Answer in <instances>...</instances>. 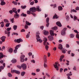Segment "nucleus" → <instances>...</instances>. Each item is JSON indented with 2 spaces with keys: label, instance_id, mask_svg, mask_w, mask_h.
<instances>
[{
  "label": "nucleus",
  "instance_id": "1",
  "mask_svg": "<svg viewBox=\"0 0 79 79\" xmlns=\"http://www.w3.org/2000/svg\"><path fill=\"white\" fill-rule=\"evenodd\" d=\"M11 29V27L10 28H7V31H5V34H7V36L8 37L10 36V31H10V30Z\"/></svg>",
  "mask_w": 79,
  "mask_h": 79
},
{
  "label": "nucleus",
  "instance_id": "2",
  "mask_svg": "<svg viewBox=\"0 0 79 79\" xmlns=\"http://www.w3.org/2000/svg\"><path fill=\"white\" fill-rule=\"evenodd\" d=\"M47 56L46 55H44V67L45 68H47L48 66L47 64L46 63H47Z\"/></svg>",
  "mask_w": 79,
  "mask_h": 79
},
{
  "label": "nucleus",
  "instance_id": "3",
  "mask_svg": "<svg viewBox=\"0 0 79 79\" xmlns=\"http://www.w3.org/2000/svg\"><path fill=\"white\" fill-rule=\"evenodd\" d=\"M67 30V28H64L62 30L61 32V34L62 35H64L66 34V31Z\"/></svg>",
  "mask_w": 79,
  "mask_h": 79
},
{
  "label": "nucleus",
  "instance_id": "4",
  "mask_svg": "<svg viewBox=\"0 0 79 79\" xmlns=\"http://www.w3.org/2000/svg\"><path fill=\"white\" fill-rule=\"evenodd\" d=\"M21 67L23 70H26L27 69V65L25 63H23L21 65Z\"/></svg>",
  "mask_w": 79,
  "mask_h": 79
},
{
  "label": "nucleus",
  "instance_id": "5",
  "mask_svg": "<svg viewBox=\"0 0 79 79\" xmlns=\"http://www.w3.org/2000/svg\"><path fill=\"white\" fill-rule=\"evenodd\" d=\"M21 46V44H18L17 45H16V46L15 47V49L14 51V53H16L17 52V50L18 49L19 47H20Z\"/></svg>",
  "mask_w": 79,
  "mask_h": 79
},
{
  "label": "nucleus",
  "instance_id": "6",
  "mask_svg": "<svg viewBox=\"0 0 79 79\" xmlns=\"http://www.w3.org/2000/svg\"><path fill=\"white\" fill-rule=\"evenodd\" d=\"M36 40H37V42H39L40 43H42V40L40 39L39 35H36Z\"/></svg>",
  "mask_w": 79,
  "mask_h": 79
},
{
  "label": "nucleus",
  "instance_id": "7",
  "mask_svg": "<svg viewBox=\"0 0 79 79\" xmlns=\"http://www.w3.org/2000/svg\"><path fill=\"white\" fill-rule=\"evenodd\" d=\"M11 73H15L16 74H20V72H19V71L16 70H11Z\"/></svg>",
  "mask_w": 79,
  "mask_h": 79
},
{
  "label": "nucleus",
  "instance_id": "8",
  "mask_svg": "<svg viewBox=\"0 0 79 79\" xmlns=\"http://www.w3.org/2000/svg\"><path fill=\"white\" fill-rule=\"evenodd\" d=\"M23 41L22 39L20 38L19 39H18L16 40H15V42H17V43H20V42H22Z\"/></svg>",
  "mask_w": 79,
  "mask_h": 79
},
{
  "label": "nucleus",
  "instance_id": "9",
  "mask_svg": "<svg viewBox=\"0 0 79 79\" xmlns=\"http://www.w3.org/2000/svg\"><path fill=\"white\" fill-rule=\"evenodd\" d=\"M29 10L31 12H35L36 11V8L35 7L31 8Z\"/></svg>",
  "mask_w": 79,
  "mask_h": 79
},
{
  "label": "nucleus",
  "instance_id": "10",
  "mask_svg": "<svg viewBox=\"0 0 79 79\" xmlns=\"http://www.w3.org/2000/svg\"><path fill=\"white\" fill-rule=\"evenodd\" d=\"M58 63L57 62H55V64H54V68L56 69V70H57V71H58V69H58Z\"/></svg>",
  "mask_w": 79,
  "mask_h": 79
},
{
  "label": "nucleus",
  "instance_id": "11",
  "mask_svg": "<svg viewBox=\"0 0 79 79\" xmlns=\"http://www.w3.org/2000/svg\"><path fill=\"white\" fill-rule=\"evenodd\" d=\"M64 55H62L60 56L59 60L60 62H61V61H62L63 59V58H64Z\"/></svg>",
  "mask_w": 79,
  "mask_h": 79
},
{
  "label": "nucleus",
  "instance_id": "12",
  "mask_svg": "<svg viewBox=\"0 0 79 79\" xmlns=\"http://www.w3.org/2000/svg\"><path fill=\"white\" fill-rule=\"evenodd\" d=\"M19 17V15L18 14V13H16L14 15V18L15 19H18Z\"/></svg>",
  "mask_w": 79,
  "mask_h": 79
},
{
  "label": "nucleus",
  "instance_id": "13",
  "mask_svg": "<svg viewBox=\"0 0 79 79\" xmlns=\"http://www.w3.org/2000/svg\"><path fill=\"white\" fill-rule=\"evenodd\" d=\"M47 38L45 37L43 39V41H44L43 42L44 45L45 44V43L47 42Z\"/></svg>",
  "mask_w": 79,
  "mask_h": 79
},
{
  "label": "nucleus",
  "instance_id": "14",
  "mask_svg": "<svg viewBox=\"0 0 79 79\" xmlns=\"http://www.w3.org/2000/svg\"><path fill=\"white\" fill-rule=\"evenodd\" d=\"M5 39H6V36H2L0 38V39L3 42L5 41Z\"/></svg>",
  "mask_w": 79,
  "mask_h": 79
},
{
  "label": "nucleus",
  "instance_id": "15",
  "mask_svg": "<svg viewBox=\"0 0 79 79\" xmlns=\"http://www.w3.org/2000/svg\"><path fill=\"white\" fill-rule=\"evenodd\" d=\"M48 38L49 40L50 41H52V40H53V37L52 36H49L48 37Z\"/></svg>",
  "mask_w": 79,
  "mask_h": 79
},
{
  "label": "nucleus",
  "instance_id": "16",
  "mask_svg": "<svg viewBox=\"0 0 79 79\" xmlns=\"http://www.w3.org/2000/svg\"><path fill=\"white\" fill-rule=\"evenodd\" d=\"M0 1L1 2V5L3 6L5 5V4H6V3L5 2H4V0H0Z\"/></svg>",
  "mask_w": 79,
  "mask_h": 79
},
{
  "label": "nucleus",
  "instance_id": "17",
  "mask_svg": "<svg viewBox=\"0 0 79 79\" xmlns=\"http://www.w3.org/2000/svg\"><path fill=\"white\" fill-rule=\"evenodd\" d=\"M56 24L59 27H61V26H62V25H61V23H60V22L59 21L57 22L56 23Z\"/></svg>",
  "mask_w": 79,
  "mask_h": 79
},
{
  "label": "nucleus",
  "instance_id": "18",
  "mask_svg": "<svg viewBox=\"0 0 79 79\" xmlns=\"http://www.w3.org/2000/svg\"><path fill=\"white\" fill-rule=\"evenodd\" d=\"M12 10L14 13H17L18 12L17 11V9L16 8H13L12 9Z\"/></svg>",
  "mask_w": 79,
  "mask_h": 79
},
{
  "label": "nucleus",
  "instance_id": "19",
  "mask_svg": "<svg viewBox=\"0 0 79 79\" xmlns=\"http://www.w3.org/2000/svg\"><path fill=\"white\" fill-rule=\"evenodd\" d=\"M50 33L51 36L55 35V33H54V32L53 31L50 30Z\"/></svg>",
  "mask_w": 79,
  "mask_h": 79
},
{
  "label": "nucleus",
  "instance_id": "20",
  "mask_svg": "<svg viewBox=\"0 0 79 79\" xmlns=\"http://www.w3.org/2000/svg\"><path fill=\"white\" fill-rule=\"evenodd\" d=\"M39 8H40L39 6H37L36 8V11H41V9Z\"/></svg>",
  "mask_w": 79,
  "mask_h": 79
},
{
  "label": "nucleus",
  "instance_id": "21",
  "mask_svg": "<svg viewBox=\"0 0 79 79\" xmlns=\"http://www.w3.org/2000/svg\"><path fill=\"white\" fill-rule=\"evenodd\" d=\"M13 51V49L12 48H10L8 50V52L10 53H12Z\"/></svg>",
  "mask_w": 79,
  "mask_h": 79
},
{
  "label": "nucleus",
  "instance_id": "22",
  "mask_svg": "<svg viewBox=\"0 0 79 79\" xmlns=\"http://www.w3.org/2000/svg\"><path fill=\"white\" fill-rule=\"evenodd\" d=\"M49 34V32L48 31H44V35H48V34Z\"/></svg>",
  "mask_w": 79,
  "mask_h": 79
},
{
  "label": "nucleus",
  "instance_id": "23",
  "mask_svg": "<svg viewBox=\"0 0 79 79\" xmlns=\"http://www.w3.org/2000/svg\"><path fill=\"white\" fill-rule=\"evenodd\" d=\"M59 49H60V50H61L62 48H63V45L61 44H60L59 45Z\"/></svg>",
  "mask_w": 79,
  "mask_h": 79
},
{
  "label": "nucleus",
  "instance_id": "24",
  "mask_svg": "<svg viewBox=\"0 0 79 79\" xmlns=\"http://www.w3.org/2000/svg\"><path fill=\"white\" fill-rule=\"evenodd\" d=\"M17 27H18L17 25H15L13 26V29L15 31H16L17 29Z\"/></svg>",
  "mask_w": 79,
  "mask_h": 79
},
{
  "label": "nucleus",
  "instance_id": "25",
  "mask_svg": "<svg viewBox=\"0 0 79 79\" xmlns=\"http://www.w3.org/2000/svg\"><path fill=\"white\" fill-rule=\"evenodd\" d=\"M4 57L3 56V53L2 52L0 53V58H3Z\"/></svg>",
  "mask_w": 79,
  "mask_h": 79
},
{
  "label": "nucleus",
  "instance_id": "26",
  "mask_svg": "<svg viewBox=\"0 0 79 79\" xmlns=\"http://www.w3.org/2000/svg\"><path fill=\"white\" fill-rule=\"evenodd\" d=\"M58 9L59 11H62L63 10V7L61 6H59L58 7Z\"/></svg>",
  "mask_w": 79,
  "mask_h": 79
},
{
  "label": "nucleus",
  "instance_id": "27",
  "mask_svg": "<svg viewBox=\"0 0 79 79\" xmlns=\"http://www.w3.org/2000/svg\"><path fill=\"white\" fill-rule=\"evenodd\" d=\"M52 29L53 30H55V31H56L58 29V27L56 26H55L54 27L52 28Z\"/></svg>",
  "mask_w": 79,
  "mask_h": 79
},
{
  "label": "nucleus",
  "instance_id": "28",
  "mask_svg": "<svg viewBox=\"0 0 79 79\" xmlns=\"http://www.w3.org/2000/svg\"><path fill=\"white\" fill-rule=\"evenodd\" d=\"M26 25L27 26H30V25H31V23H29V22L27 21H26Z\"/></svg>",
  "mask_w": 79,
  "mask_h": 79
},
{
  "label": "nucleus",
  "instance_id": "29",
  "mask_svg": "<svg viewBox=\"0 0 79 79\" xmlns=\"http://www.w3.org/2000/svg\"><path fill=\"white\" fill-rule=\"evenodd\" d=\"M25 74H26V72H22L21 73V76H24V75H25Z\"/></svg>",
  "mask_w": 79,
  "mask_h": 79
},
{
  "label": "nucleus",
  "instance_id": "30",
  "mask_svg": "<svg viewBox=\"0 0 79 79\" xmlns=\"http://www.w3.org/2000/svg\"><path fill=\"white\" fill-rule=\"evenodd\" d=\"M11 61V62H12V63H15L17 62V60H16L15 59H13Z\"/></svg>",
  "mask_w": 79,
  "mask_h": 79
},
{
  "label": "nucleus",
  "instance_id": "31",
  "mask_svg": "<svg viewBox=\"0 0 79 79\" xmlns=\"http://www.w3.org/2000/svg\"><path fill=\"white\" fill-rule=\"evenodd\" d=\"M4 67L3 66H0V72H2V71L3 69H4Z\"/></svg>",
  "mask_w": 79,
  "mask_h": 79
},
{
  "label": "nucleus",
  "instance_id": "32",
  "mask_svg": "<svg viewBox=\"0 0 79 79\" xmlns=\"http://www.w3.org/2000/svg\"><path fill=\"white\" fill-rule=\"evenodd\" d=\"M21 16H24V17H26L27 15L26 14H24V13H22L21 15Z\"/></svg>",
  "mask_w": 79,
  "mask_h": 79
},
{
  "label": "nucleus",
  "instance_id": "33",
  "mask_svg": "<svg viewBox=\"0 0 79 79\" xmlns=\"http://www.w3.org/2000/svg\"><path fill=\"white\" fill-rule=\"evenodd\" d=\"M54 18H56V19H58V17L57 16V15L55 14V15L53 17V19H54Z\"/></svg>",
  "mask_w": 79,
  "mask_h": 79
},
{
  "label": "nucleus",
  "instance_id": "34",
  "mask_svg": "<svg viewBox=\"0 0 79 79\" xmlns=\"http://www.w3.org/2000/svg\"><path fill=\"white\" fill-rule=\"evenodd\" d=\"M77 19H78V18L76 16L74 15L73 16L74 21H76V20H77Z\"/></svg>",
  "mask_w": 79,
  "mask_h": 79
},
{
  "label": "nucleus",
  "instance_id": "35",
  "mask_svg": "<svg viewBox=\"0 0 79 79\" xmlns=\"http://www.w3.org/2000/svg\"><path fill=\"white\" fill-rule=\"evenodd\" d=\"M3 21L6 23H9V21H8V20L7 19H4Z\"/></svg>",
  "mask_w": 79,
  "mask_h": 79
},
{
  "label": "nucleus",
  "instance_id": "36",
  "mask_svg": "<svg viewBox=\"0 0 79 79\" xmlns=\"http://www.w3.org/2000/svg\"><path fill=\"white\" fill-rule=\"evenodd\" d=\"M0 24H1V27H3L4 26V22H1L0 23Z\"/></svg>",
  "mask_w": 79,
  "mask_h": 79
},
{
  "label": "nucleus",
  "instance_id": "37",
  "mask_svg": "<svg viewBox=\"0 0 79 79\" xmlns=\"http://www.w3.org/2000/svg\"><path fill=\"white\" fill-rule=\"evenodd\" d=\"M72 11L73 12H74V13H77V11L74 9H72L71 10V12L72 13Z\"/></svg>",
  "mask_w": 79,
  "mask_h": 79
},
{
  "label": "nucleus",
  "instance_id": "38",
  "mask_svg": "<svg viewBox=\"0 0 79 79\" xmlns=\"http://www.w3.org/2000/svg\"><path fill=\"white\" fill-rule=\"evenodd\" d=\"M21 8H22V9H25L26 8V6H21Z\"/></svg>",
  "mask_w": 79,
  "mask_h": 79
},
{
  "label": "nucleus",
  "instance_id": "39",
  "mask_svg": "<svg viewBox=\"0 0 79 79\" xmlns=\"http://www.w3.org/2000/svg\"><path fill=\"white\" fill-rule=\"evenodd\" d=\"M74 37V35L73 34H70V38H73Z\"/></svg>",
  "mask_w": 79,
  "mask_h": 79
},
{
  "label": "nucleus",
  "instance_id": "40",
  "mask_svg": "<svg viewBox=\"0 0 79 79\" xmlns=\"http://www.w3.org/2000/svg\"><path fill=\"white\" fill-rule=\"evenodd\" d=\"M12 3H14V5H18V2H15L14 1L12 2Z\"/></svg>",
  "mask_w": 79,
  "mask_h": 79
},
{
  "label": "nucleus",
  "instance_id": "41",
  "mask_svg": "<svg viewBox=\"0 0 79 79\" xmlns=\"http://www.w3.org/2000/svg\"><path fill=\"white\" fill-rule=\"evenodd\" d=\"M25 57V55H22L21 56L20 58H23L24 59V58Z\"/></svg>",
  "mask_w": 79,
  "mask_h": 79
},
{
  "label": "nucleus",
  "instance_id": "42",
  "mask_svg": "<svg viewBox=\"0 0 79 79\" xmlns=\"http://www.w3.org/2000/svg\"><path fill=\"white\" fill-rule=\"evenodd\" d=\"M25 61V60L24 59L20 58V61L21 62H24Z\"/></svg>",
  "mask_w": 79,
  "mask_h": 79
},
{
  "label": "nucleus",
  "instance_id": "43",
  "mask_svg": "<svg viewBox=\"0 0 79 79\" xmlns=\"http://www.w3.org/2000/svg\"><path fill=\"white\" fill-rule=\"evenodd\" d=\"M8 76L9 77H12V75L11 74V73H9L8 74Z\"/></svg>",
  "mask_w": 79,
  "mask_h": 79
},
{
  "label": "nucleus",
  "instance_id": "44",
  "mask_svg": "<svg viewBox=\"0 0 79 79\" xmlns=\"http://www.w3.org/2000/svg\"><path fill=\"white\" fill-rule=\"evenodd\" d=\"M31 11L30 10L29 11V10H28L27 11V14H28V15H30L31 14Z\"/></svg>",
  "mask_w": 79,
  "mask_h": 79
},
{
  "label": "nucleus",
  "instance_id": "45",
  "mask_svg": "<svg viewBox=\"0 0 79 79\" xmlns=\"http://www.w3.org/2000/svg\"><path fill=\"white\" fill-rule=\"evenodd\" d=\"M72 74H73L72 73H68L66 75L68 77H69L71 76H72Z\"/></svg>",
  "mask_w": 79,
  "mask_h": 79
},
{
  "label": "nucleus",
  "instance_id": "46",
  "mask_svg": "<svg viewBox=\"0 0 79 79\" xmlns=\"http://www.w3.org/2000/svg\"><path fill=\"white\" fill-rule=\"evenodd\" d=\"M46 23H49V18H47L46 19Z\"/></svg>",
  "mask_w": 79,
  "mask_h": 79
},
{
  "label": "nucleus",
  "instance_id": "47",
  "mask_svg": "<svg viewBox=\"0 0 79 79\" xmlns=\"http://www.w3.org/2000/svg\"><path fill=\"white\" fill-rule=\"evenodd\" d=\"M66 19L67 21H68L69 19V16L67 15L66 16Z\"/></svg>",
  "mask_w": 79,
  "mask_h": 79
},
{
  "label": "nucleus",
  "instance_id": "48",
  "mask_svg": "<svg viewBox=\"0 0 79 79\" xmlns=\"http://www.w3.org/2000/svg\"><path fill=\"white\" fill-rule=\"evenodd\" d=\"M28 55H29V56H31L32 55V52H29L28 53Z\"/></svg>",
  "mask_w": 79,
  "mask_h": 79
},
{
  "label": "nucleus",
  "instance_id": "49",
  "mask_svg": "<svg viewBox=\"0 0 79 79\" xmlns=\"http://www.w3.org/2000/svg\"><path fill=\"white\" fill-rule=\"evenodd\" d=\"M10 23H7L6 25V27H9V26H10Z\"/></svg>",
  "mask_w": 79,
  "mask_h": 79
},
{
  "label": "nucleus",
  "instance_id": "50",
  "mask_svg": "<svg viewBox=\"0 0 79 79\" xmlns=\"http://www.w3.org/2000/svg\"><path fill=\"white\" fill-rule=\"evenodd\" d=\"M48 48H49L48 46V45H46L45 46V48L47 50H48Z\"/></svg>",
  "mask_w": 79,
  "mask_h": 79
},
{
  "label": "nucleus",
  "instance_id": "51",
  "mask_svg": "<svg viewBox=\"0 0 79 79\" xmlns=\"http://www.w3.org/2000/svg\"><path fill=\"white\" fill-rule=\"evenodd\" d=\"M30 36V35L29 34H27V35H26V38H29V37Z\"/></svg>",
  "mask_w": 79,
  "mask_h": 79
},
{
  "label": "nucleus",
  "instance_id": "52",
  "mask_svg": "<svg viewBox=\"0 0 79 79\" xmlns=\"http://www.w3.org/2000/svg\"><path fill=\"white\" fill-rule=\"evenodd\" d=\"M40 69H36V72H40Z\"/></svg>",
  "mask_w": 79,
  "mask_h": 79
},
{
  "label": "nucleus",
  "instance_id": "53",
  "mask_svg": "<svg viewBox=\"0 0 79 79\" xmlns=\"http://www.w3.org/2000/svg\"><path fill=\"white\" fill-rule=\"evenodd\" d=\"M34 1L31 2L30 3L31 5H34Z\"/></svg>",
  "mask_w": 79,
  "mask_h": 79
},
{
  "label": "nucleus",
  "instance_id": "54",
  "mask_svg": "<svg viewBox=\"0 0 79 79\" xmlns=\"http://www.w3.org/2000/svg\"><path fill=\"white\" fill-rule=\"evenodd\" d=\"M75 10L77 11H79V7L78 6L76 7V8Z\"/></svg>",
  "mask_w": 79,
  "mask_h": 79
},
{
  "label": "nucleus",
  "instance_id": "55",
  "mask_svg": "<svg viewBox=\"0 0 79 79\" xmlns=\"http://www.w3.org/2000/svg\"><path fill=\"white\" fill-rule=\"evenodd\" d=\"M14 18H13L10 19V21L12 22V23H13L14 22Z\"/></svg>",
  "mask_w": 79,
  "mask_h": 79
},
{
  "label": "nucleus",
  "instance_id": "56",
  "mask_svg": "<svg viewBox=\"0 0 79 79\" xmlns=\"http://www.w3.org/2000/svg\"><path fill=\"white\" fill-rule=\"evenodd\" d=\"M76 38H77V39H79V35L78 34V33L77 34V35H76Z\"/></svg>",
  "mask_w": 79,
  "mask_h": 79
},
{
  "label": "nucleus",
  "instance_id": "57",
  "mask_svg": "<svg viewBox=\"0 0 79 79\" xmlns=\"http://www.w3.org/2000/svg\"><path fill=\"white\" fill-rule=\"evenodd\" d=\"M62 52L63 53H66V51L64 49H62Z\"/></svg>",
  "mask_w": 79,
  "mask_h": 79
},
{
  "label": "nucleus",
  "instance_id": "58",
  "mask_svg": "<svg viewBox=\"0 0 79 79\" xmlns=\"http://www.w3.org/2000/svg\"><path fill=\"white\" fill-rule=\"evenodd\" d=\"M17 67L18 68H19V69H21V68H22V67H21V66L20 65H17Z\"/></svg>",
  "mask_w": 79,
  "mask_h": 79
},
{
  "label": "nucleus",
  "instance_id": "59",
  "mask_svg": "<svg viewBox=\"0 0 79 79\" xmlns=\"http://www.w3.org/2000/svg\"><path fill=\"white\" fill-rule=\"evenodd\" d=\"M46 76H48V77H50V75H49L48 73H46Z\"/></svg>",
  "mask_w": 79,
  "mask_h": 79
},
{
  "label": "nucleus",
  "instance_id": "60",
  "mask_svg": "<svg viewBox=\"0 0 79 79\" xmlns=\"http://www.w3.org/2000/svg\"><path fill=\"white\" fill-rule=\"evenodd\" d=\"M28 26H27V25L26 24L25 25V29H28Z\"/></svg>",
  "mask_w": 79,
  "mask_h": 79
},
{
  "label": "nucleus",
  "instance_id": "61",
  "mask_svg": "<svg viewBox=\"0 0 79 79\" xmlns=\"http://www.w3.org/2000/svg\"><path fill=\"white\" fill-rule=\"evenodd\" d=\"M5 47L4 46H3L2 48V51H3V50H5Z\"/></svg>",
  "mask_w": 79,
  "mask_h": 79
},
{
  "label": "nucleus",
  "instance_id": "62",
  "mask_svg": "<svg viewBox=\"0 0 79 79\" xmlns=\"http://www.w3.org/2000/svg\"><path fill=\"white\" fill-rule=\"evenodd\" d=\"M73 69L74 70V71H77V69H76V67L75 66L73 68Z\"/></svg>",
  "mask_w": 79,
  "mask_h": 79
},
{
  "label": "nucleus",
  "instance_id": "63",
  "mask_svg": "<svg viewBox=\"0 0 79 79\" xmlns=\"http://www.w3.org/2000/svg\"><path fill=\"white\" fill-rule=\"evenodd\" d=\"M47 24H46V27H48L49 26V23L46 22Z\"/></svg>",
  "mask_w": 79,
  "mask_h": 79
},
{
  "label": "nucleus",
  "instance_id": "64",
  "mask_svg": "<svg viewBox=\"0 0 79 79\" xmlns=\"http://www.w3.org/2000/svg\"><path fill=\"white\" fill-rule=\"evenodd\" d=\"M21 32H25V30H24V29H22L21 30Z\"/></svg>",
  "mask_w": 79,
  "mask_h": 79
}]
</instances>
